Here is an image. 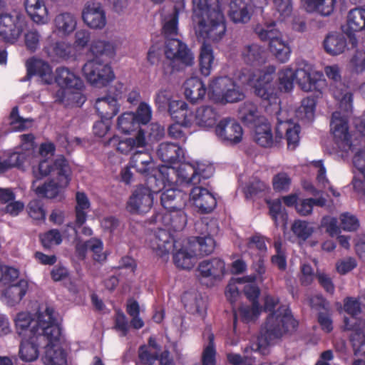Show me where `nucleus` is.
<instances>
[{
	"label": "nucleus",
	"instance_id": "1",
	"mask_svg": "<svg viewBox=\"0 0 365 365\" xmlns=\"http://www.w3.org/2000/svg\"><path fill=\"white\" fill-rule=\"evenodd\" d=\"M14 322L16 333L21 339L19 356L23 361L36 360L39 348L45 349L46 341L58 340L59 324L51 307L40 308L34 317L28 312L18 313Z\"/></svg>",
	"mask_w": 365,
	"mask_h": 365
},
{
	"label": "nucleus",
	"instance_id": "2",
	"mask_svg": "<svg viewBox=\"0 0 365 365\" xmlns=\"http://www.w3.org/2000/svg\"><path fill=\"white\" fill-rule=\"evenodd\" d=\"M297 324L289 310L285 307H280L268 316L261 329L258 342L253 344L251 349L262 355L267 354L269 346L285 332L294 329Z\"/></svg>",
	"mask_w": 365,
	"mask_h": 365
},
{
	"label": "nucleus",
	"instance_id": "3",
	"mask_svg": "<svg viewBox=\"0 0 365 365\" xmlns=\"http://www.w3.org/2000/svg\"><path fill=\"white\" fill-rule=\"evenodd\" d=\"M304 91H319L324 86L323 73L316 71L310 65H304L293 71L284 68L279 72V89L290 91L294 86V81Z\"/></svg>",
	"mask_w": 365,
	"mask_h": 365
},
{
	"label": "nucleus",
	"instance_id": "4",
	"mask_svg": "<svg viewBox=\"0 0 365 365\" xmlns=\"http://www.w3.org/2000/svg\"><path fill=\"white\" fill-rule=\"evenodd\" d=\"M170 115L186 127L195 124L202 128H210L215 124L218 118L217 112L212 106H201L194 112L183 101L170 103Z\"/></svg>",
	"mask_w": 365,
	"mask_h": 365
},
{
	"label": "nucleus",
	"instance_id": "5",
	"mask_svg": "<svg viewBox=\"0 0 365 365\" xmlns=\"http://www.w3.org/2000/svg\"><path fill=\"white\" fill-rule=\"evenodd\" d=\"M275 71V66H268L253 72L242 71L240 78L242 83L252 86L257 96L270 103H277L278 90L274 85Z\"/></svg>",
	"mask_w": 365,
	"mask_h": 365
},
{
	"label": "nucleus",
	"instance_id": "6",
	"mask_svg": "<svg viewBox=\"0 0 365 365\" xmlns=\"http://www.w3.org/2000/svg\"><path fill=\"white\" fill-rule=\"evenodd\" d=\"M209 95L213 101L222 103H235L245 98L240 86L228 76L214 78L209 86Z\"/></svg>",
	"mask_w": 365,
	"mask_h": 365
},
{
	"label": "nucleus",
	"instance_id": "7",
	"mask_svg": "<svg viewBox=\"0 0 365 365\" xmlns=\"http://www.w3.org/2000/svg\"><path fill=\"white\" fill-rule=\"evenodd\" d=\"M55 169L56 171L57 182L53 180L44 183L42 185H36V182L34 181L32 189L36 195L47 197L54 198L61 192L62 189L65 188L70 181V168L66 160L63 157H60L55 160Z\"/></svg>",
	"mask_w": 365,
	"mask_h": 365
},
{
	"label": "nucleus",
	"instance_id": "8",
	"mask_svg": "<svg viewBox=\"0 0 365 365\" xmlns=\"http://www.w3.org/2000/svg\"><path fill=\"white\" fill-rule=\"evenodd\" d=\"M197 36L203 39L218 41L225 34L226 26L220 10H212L206 16L194 22Z\"/></svg>",
	"mask_w": 365,
	"mask_h": 365
},
{
	"label": "nucleus",
	"instance_id": "9",
	"mask_svg": "<svg viewBox=\"0 0 365 365\" xmlns=\"http://www.w3.org/2000/svg\"><path fill=\"white\" fill-rule=\"evenodd\" d=\"M256 33L262 41H269V48L272 55L280 63L289 61L291 48L287 41L282 38V34L274 28V24L264 27H257Z\"/></svg>",
	"mask_w": 365,
	"mask_h": 365
},
{
	"label": "nucleus",
	"instance_id": "10",
	"mask_svg": "<svg viewBox=\"0 0 365 365\" xmlns=\"http://www.w3.org/2000/svg\"><path fill=\"white\" fill-rule=\"evenodd\" d=\"M352 109V108H351ZM346 113L342 114L340 111H336L332 114L331 120L330 122L331 131L334 137L336 142L339 145L342 150H354L357 146H364V144H360V139L356 138L352 140L350 138L348 131V115L349 111H345Z\"/></svg>",
	"mask_w": 365,
	"mask_h": 365
},
{
	"label": "nucleus",
	"instance_id": "11",
	"mask_svg": "<svg viewBox=\"0 0 365 365\" xmlns=\"http://www.w3.org/2000/svg\"><path fill=\"white\" fill-rule=\"evenodd\" d=\"M26 26L24 16L19 12L0 14V37L9 43H15Z\"/></svg>",
	"mask_w": 365,
	"mask_h": 365
},
{
	"label": "nucleus",
	"instance_id": "12",
	"mask_svg": "<svg viewBox=\"0 0 365 365\" xmlns=\"http://www.w3.org/2000/svg\"><path fill=\"white\" fill-rule=\"evenodd\" d=\"M324 72L329 81L335 85L331 91L335 99L339 102V108L345 111H349L352 107V95L344 85L341 83V69L336 64L327 66Z\"/></svg>",
	"mask_w": 365,
	"mask_h": 365
},
{
	"label": "nucleus",
	"instance_id": "13",
	"mask_svg": "<svg viewBox=\"0 0 365 365\" xmlns=\"http://www.w3.org/2000/svg\"><path fill=\"white\" fill-rule=\"evenodd\" d=\"M154 201L153 192L145 186L140 185L137 187L128 197L125 210L130 214L143 215L151 210Z\"/></svg>",
	"mask_w": 365,
	"mask_h": 365
},
{
	"label": "nucleus",
	"instance_id": "14",
	"mask_svg": "<svg viewBox=\"0 0 365 365\" xmlns=\"http://www.w3.org/2000/svg\"><path fill=\"white\" fill-rule=\"evenodd\" d=\"M86 80L96 86H103L111 81L114 74L111 68L98 59L87 61L83 67Z\"/></svg>",
	"mask_w": 365,
	"mask_h": 365
},
{
	"label": "nucleus",
	"instance_id": "15",
	"mask_svg": "<svg viewBox=\"0 0 365 365\" xmlns=\"http://www.w3.org/2000/svg\"><path fill=\"white\" fill-rule=\"evenodd\" d=\"M160 174L167 175V180L169 182H174L173 176H175V181L180 184L196 185L197 177L195 164L193 163H183L178 167L162 166Z\"/></svg>",
	"mask_w": 365,
	"mask_h": 365
},
{
	"label": "nucleus",
	"instance_id": "16",
	"mask_svg": "<svg viewBox=\"0 0 365 365\" xmlns=\"http://www.w3.org/2000/svg\"><path fill=\"white\" fill-rule=\"evenodd\" d=\"M215 131L218 140L226 145L237 144L241 142L243 136V130L240 124L236 120L230 118L222 119Z\"/></svg>",
	"mask_w": 365,
	"mask_h": 365
},
{
	"label": "nucleus",
	"instance_id": "17",
	"mask_svg": "<svg viewBox=\"0 0 365 365\" xmlns=\"http://www.w3.org/2000/svg\"><path fill=\"white\" fill-rule=\"evenodd\" d=\"M165 54L173 63H180L184 66H192L194 56L187 46L175 38L168 39L165 43Z\"/></svg>",
	"mask_w": 365,
	"mask_h": 365
},
{
	"label": "nucleus",
	"instance_id": "18",
	"mask_svg": "<svg viewBox=\"0 0 365 365\" xmlns=\"http://www.w3.org/2000/svg\"><path fill=\"white\" fill-rule=\"evenodd\" d=\"M150 248L159 256L163 257L169 254L175 247L169 228H158L153 231L149 237Z\"/></svg>",
	"mask_w": 365,
	"mask_h": 365
},
{
	"label": "nucleus",
	"instance_id": "19",
	"mask_svg": "<svg viewBox=\"0 0 365 365\" xmlns=\"http://www.w3.org/2000/svg\"><path fill=\"white\" fill-rule=\"evenodd\" d=\"M61 328L59 326L58 340L53 343H46L45 353L42 358L45 365H67V354L61 346Z\"/></svg>",
	"mask_w": 365,
	"mask_h": 365
},
{
	"label": "nucleus",
	"instance_id": "20",
	"mask_svg": "<svg viewBox=\"0 0 365 365\" xmlns=\"http://www.w3.org/2000/svg\"><path fill=\"white\" fill-rule=\"evenodd\" d=\"M190 200L202 212L208 213L216 207L217 201L212 193L200 186L194 187L190 193Z\"/></svg>",
	"mask_w": 365,
	"mask_h": 365
},
{
	"label": "nucleus",
	"instance_id": "21",
	"mask_svg": "<svg viewBox=\"0 0 365 365\" xmlns=\"http://www.w3.org/2000/svg\"><path fill=\"white\" fill-rule=\"evenodd\" d=\"M82 18L91 29H101L106 25L105 11L99 3H89L84 8Z\"/></svg>",
	"mask_w": 365,
	"mask_h": 365
},
{
	"label": "nucleus",
	"instance_id": "22",
	"mask_svg": "<svg viewBox=\"0 0 365 365\" xmlns=\"http://www.w3.org/2000/svg\"><path fill=\"white\" fill-rule=\"evenodd\" d=\"M29 287L28 282L20 279L16 283L9 284L1 294V300L9 307L18 304L25 296Z\"/></svg>",
	"mask_w": 365,
	"mask_h": 365
},
{
	"label": "nucleus",
	"instance_id": "23",
	"mask_svg": "<svg viewBox=\"0 0 365 365\" xmlns=\"http://www.w3.org/2000/svg\"><path fill=\"white\" fill-rule=\"evenodd\" d=\"M77 27V17L71 12H61L53 20V34L61 37L70 36Z\"/></svg>",
	"mask_w": 365,
	"mask_h": 365
},
{
	"label": "nucleus",
	"instance_id": "24",
	"mask_svg": "<svg viewBox=\"0 0 365 365\" xmlns=\"http://www.w3.org/2000/svg\"><path fill=\"white\" fill-rule=\"evenodd\" d=\"M43 51L52 61H59L69 57L71 45L64 41H55L52 35H49L43 46Z\"/></svg>",
	"mask_w": 365,
	"mask_h": 365
},
{
	"label": "nucleus",
	"instance_id": "25",
	"mask_svg": "<svg viewBox=\"0 0 365 365\" xmlns=\"http://www.w3.org/2000/svg\"><path fill=\"white\" fill-rule=\"evenodd\" d=\"M241 58L245 63L252 66H259L267 61V53L264 47L252 43L245 45L241 51Z\"/></svg>",
	"mask_w": 365,
	"mask_h": 365
},
{
	"label": "nucleus",
	"instance_id": "26",
	"mask_svg": "<svg viewBox=\"0 0 365 365\" xmlns=\"http://www.w3.org/2000/svg\"><path fill=\"white\" fill-rule=\"evenodd\" d=\"M28 15L38 25H46L50 21L49 13L43 0H25Z\"/></svg>",
	"mask_w": 365,
	"mask_h": 365
},
{
	"label": "nucleus",
	"instance_id": "27",
	"mask_svg": "<svg viewBox=\"0 0 365 365\" xmlns=\"http://www.w3.org/2000/svg\"><path fill=\"white\" fill-rule=\"evenodd\" d=\"M285 133L287 146L294 150L297 146L299 140V126L291 120H279L276 127V138L281 139Z\"/></svg>",
	"mask_w": 365,
	"mask_h": 365
},
{
	"label": "nucleus",
	"instance_id": "28",
	"mask_svg": "<svg viewBox=\"0 0 365 365\" xmlns=\"http://www.w3.org/2000/svg\"><path fill=\"white\" fill-rule=\"evenodd\" d=\"M110 143H117V150L123 154H128L135 148H144L147 144L145 132L142 129H140L133 137L120 140L114 137L110 140Z\"/></svg>",
	"mask_w": 365,
	"mask_h": 365
},
{
	"label": "nucleus",
	"instance_id": "29",
	"mask_svg": "<svg viewBox=\"0 0 365 365\" xmlns=\"http://www.w3.org/2000/svg\"><path fill=\"white\" fill-rule=\"evenodd\" d=\"M26 66L29 76H38L45 83L52 81V68L47 62L32 58L26 61Z\"/></svg>",
	"mask_w": 365,
	"mask_h": 365
},
{
	"label": "nucleus",
	"instance_id": "30",
	"mask_svg": "<svg viewBox=\"0 0 365 365\" xmlns=\"http://www.w3.org/2000/svg\"><path fill=\"white\" fill-rule=\"evenodd\" d=\"M252 6L251 0H231L230 16L235 23H246L251 17Z\"/></svg>",
	"mask_w": 365,
	"mask_h": 365
},
{
	"label": "nucleus",
	"instance_id": "31",
	"mask_svg": "<svg viewBox=\"0 0 365 365\" xmlns=\"http://www.w3.org/2000/svg\"><path fill=\"white\" fill-rule=\"evenodd\" d=\"M76 205L75 207L76 219L73 229L76 235H78V229L86 221L87 214L90 210L91 203L87 195L84 192H78L76 195Z\"/></svg>",
	"mask_w": 365,
	"mask_h": 365
},
{
	"label": "nucleus",
	"instance_id": "32",
	"mask_svg": "<svg viewBox=\"0 0 365 365\" xmlns=\"http://www.w3.org/2000/svg\"><path fill=\"white\" fill-rule=\"evenodd\" d=\"M55 79L58 85L61 88L60 90L82 88L83 86L81 78L64 67L56 69Z\"/></svg>",
	"mask_w": 365,
	"mask_h": 365
},
{
	"label": "nucleus",
	"instance_id": "33",
	"mask_svg": "<svg viewBox=\"0 0 365 365\" xmlns=\"http://www.w3.org/2000/svg\"><path fill=\"white\" fill-rule=\"evenodd\" d=\"M200 274L204 277L221 278L225 272V262L218 258L203 260L198 266Z\"/></svg>",
	"mask_w": 365,
	"mask_h": 365
},
{
	"label": "nucleus",
	"instance_id": "34",
	"mask_svg": "<svg viewBox=\"0 0 365 365\" xmlns=\"http://www.w3.org/2000/svg\"><path fill=\"white\" fill-rule=\"evenodd\" d=\"M359 300V299L352 297H347L344 299V310L351 315L350 317H345L344 320V329L346 330H352L359 327V321H363L361 319L356 317L361 311Z\"/></svg>",
	"mask_w": 365,
	"mask_h": 365
},
{
	"label": "nucleus",
	"instance_id": "35",
	"mask_svg": "<svg viewBox=\"0 0 365 365\" xmlns=\"http://www.w3.org/2000/svg\"><path fill=\"white\" fill-rule=\"evenodd\" d=\"M185 195L174 188L166 189L161 195V204L168 212L181 209L185 203Z\"/></svg>",
	"mask_w": 365,
	"mask_h": 365
},
{
	"label": "nucleus",
	"instance_id": "36",
	"mask_svg": "<svg viewBox=\"0 0 365 365\" xmlns=\"http://www.w3.org/2000/svg\"><path fill=\"white\" fill-rule=\"evenodd\" d=\"M336 0H301L302 7L308 12L317 13L323 16L331 15Z\"/></svg>",
	"mask_w": 365,
	"mask_h": 365
},
{
	"label": "nucleus",
	"instance_id": "37",
	"mask_svg": "<svg viewBox=\"0 0 365 365\" xmlns=\"http://www.w3.org/2000/svg\"><path fill=\"white\" fill-rule=\"evenodd\" d=\"M158 158L166 163H174L183 155L182 148L175 143H162L157 149Z\"/></svg>",
	"mask_w": 365,
	"mask_h": 365
},
{
	"label": "nucleus",
	"instance_id": "38",
	"mask_svg": "<svg viewBox=\"0 0 365 365\" xmlns=\"http://www.w3.org/2000/svg\"><path fill=\"white\" fill-rule=\"evenodd\" d=\"M96 109L101 118L112 119L119 112L116 97L106 96L98 98Z\"/></svg>",
	"mask_w": 365,
	"mask_h": 365
},
{
	"label": "nucleus",
	"instance_id": "39",
	"mask_svg": "<svg viewBox=\"0 0 365 365\" xmlns=\"http://www.w3.org/2000/svg\"><path fill=\"white\" fill-rule=\"evenodd\" d=\"M239 114L245 123L253 127L267 120L260 114L257 106L250 102H246L240 107Z\"/></svg>",
	"mask_w": 365,
	"mask_h": 365
},
{
	"label": "nucleus",
	"instance_id": "40",
	"mask_svg": "<svg viewBox=\"0 0 365 365\" xmlns=\"http://www.w3.org/2000/svg\"><path fill=\"white\" fill-rule=\"evenodd\" d=\"M206 93L205 85L196 77L187 79L185 83V96L191 102L195 103L203 98Z\"/></svg>",
	"mask_w": 365,
	"mask_h": 365
},
{
	"label": "nucleus",
	"instance_id": "41",
	"mask_svg": "<svg viewBox=\"0 0 365 365\" xmlns=\"http://www.w3.org/2000/svg\"><path fill=\"white\" fill-rule=\"evenodd\" d=\"M158 218L163 222L167 228L170 227L174 230H182L187 223L186 215L181 209L159 215Z\"/></svg>",
	"mask_w": 365,
	"mask_h": 365
},
{
	"label": "nucleus",
	"instance_id": "42",
	"mask_svg": "<svg viewBox=\"0 0 365 365\" xmlns=\"http://www.w3.org/2000/svg\"><path fill=\"white\" fill-rule=\"evenodd\" d=\"M76 250L84 256L85 253L90 250L93 253V258L96 261H102L106 259L103 252V242L97 238H92L86 242L79 241L76 245Z\"/></svg>",
	"mask_w": 365,
	"mask_h": 365
},
{
	"label": "nucleus",
	"instance_id": "43",
	"mask_svg": "<svg viewBox=\"0 0 365 365\" xmlns=\"http://www.w3.org/2000/svg\"><path fill=\"white\" fill-rule=\"evenodd\" d=\"M324 46L328 53L332 56L339 55L345 51L346 40L344 35L332 33L326 37Z\"/></svg>",
	"mask_w": 365,
	"mask_h": 365
},
{
	"label": "nucleus",
	"instance_id": "44",
	"mask_svg": "<svg viewBox=\"0 0 365 365\" xmlns=\"http://www.w3.org/2000/svg\"><path fill=\"white\" fill-rule=\"evenodd\" d=\"M255 141L262 147H270L274 143L271 127L267 120L254 127Z\"/></svg>",
	"mask_w": 365,
	"mask_h": 365
},
{
	"label": "nucleus",
	"instance_id": "45",
	"mask_svg": "<svg viewBox=\"0 0 365 365\" xmlns=\"http://www.w3.org/2000/svg\"><path fill=\"white\" fill-rule=\"evenodd\" d=\"M129 165L138 173L145 174L153 167V160L148 153L136 152L132 155Z\"/></svg>",
	"mask_w": 365,
	"mask_h": 365
},
{
	"label": "nucleus",
	"instance_id": "46",
	"mask_svg": "<svg viewBox=\"0 0 365 365\" xmlns=\"http://www.w3.org/2000/svg\"><path fill=\"white\" fill-rule=\"evenodd\" d=\"M347 27L350 33L365 30V9L364 8H355L349 12Z\"/></svg>",
	"mask_w": 365,
	"mask_h": 365
},
{
	"label": "nucleus",
	"instance_id": "47",
	"mask_svg": "<svg viewBox=\"0 0 365 365\" xmlns=\"http://www.w3.org/2000/svg\"><path fill=\"white\" fill-rule=\"evenodd\" d=\"M81 88L59 90L56 93V98L66 106H81L85 102V97L81 92Z\"/></svg>",
	"mask_w": 365,
	"mask_h": 365
},
{
	"label": "nucleus",
	"instance_id": "48",
	"mask_svg": "<svg viewBox=\"0 0 365 365\" xmlns=\"http://www.w3.org/2000/svg\"><path fill=\"white\" fill-rule=\"evenodd\" d=\"M196 255L197 254L192 250L182 247L174 254L173 262L178 268L190 269L196 262Z\"/></svg>",
	"mask_w": 365,
	"mask_h": 365
},
{
	"label": "nucleus",
	"instance_id": "49",
	"mask_svg": "<svg viewBox=\"0 0 365 365\" xmlns=\"http://www.w3.org/2000/svg\"><path fill=\"white\" fill-rule=\"evenodd\" d=\"M193 22L202 19L212 10H220L217 0H192Z\"/></svg>",
	"mask_w": 365,
	"mask_h": 365
},
{
	"label": "nucleus",
	"instance_id": "50",
	"mask_svg": "<svg viewBox=\"0 0 365 365\" xmlns=\"http://www.w3.org/2000/svg\"><path fill=\"white\" fill-rule=\"evenodd\" d=\"M159 347L153 338H150L148 344L141 346L139 349L138 356L143 364L152 365L157 359Z\"/></svg>",
	"mask_w": 365,
	"mask_h": 365
},
{
	"label": "nucleus",
	"instance_id": "51",
	"mask_svg": "<svg viewBox=\"0 0 365 365\" xmlns=\"http://www.w3.org/2000/svg\"><path fill=\"white\" fill-rule=\"evenodd\" d=\"M365 328V322L359 321V327L352 329L351 340L356 356H365V334L363 331Z\"/></svg>",
	"mask_w": 365,
	"mask_h": 365
},
{
	"label": "nucleus",
	"instance_id": "52",
	"mask_svg": "<svg viewBox=\"0 0 365 365\" xmlns=\"http://www.w3.org/2000/svg\"><path fill=\"white\" fill-rule=\"evenodd\" d=\"M254 279V277H243L231 279L225 290V296L227 300L232 304L235 302L240 296V291L242 289L243 284H245V282H250Z\"/></svg>",
	"mask_w": 365,
	"mask_h": 365
},
{
	"label": "nucleus",
	"instance_id": "53",
	"mask_svg": "<svg viewBox=\"0 0 365 365\" xmlns=\"http://www.w3.org/2000/svg\"><path fill=\"white\" fill-rule=\"evenodd\" d=\"M214 63L212 48L210 44L204 43L200 48V69L205 76L210 74Z\"/></svg>",
	"mask_w": 365,
	"mask_h": 365
},
{
	"label": "nucleus",
	"instance_id": "54",
	"mask_svg": "<svg viewBox=\"0 0 365 365\" xmlns=\"http://www.w3.org/2000/svg\"><path fill=\"white\" fill-rule=\"evenodd\" d=\"M182 302H184L185 308L192 314H198L203 316L205 307L202 298L197 297L192 294L185 293L182 296Z\"/></svg>",
	"mask_w": 365,
	"mask_h": 365
},
{
	"label": "nucleus",
	"instance_id": "55",
	"mask_svg": "<svg viewBox=\"0 0 365 365\" xmlns=\"http://www.w3.org/2000/svg\"><path fill=\"white\" fill-rule=\"evenodd\" d=\"M292 231L299 240L305 241L312 236L314 232V227L307 221L297 220L292 224Z\"/></svg>",
	"mask_w": 365,
	"mask_h": 365
},
{
	"label": "nucleus",
	"instance_id": "56",
	"mask_svg": "<svg viewBox=\"0 0 365 365\" xmlns=\"http://www.w3.org/2000/svg\"><path fill=\"white\" fill-rule=\"evenodd\" d=\"M166 183H173L167 180V175H163L160 174V168L159 169L158 174L152 175L148 177L146 180V188H148L153 196L157 194L163 188L166 186Z\"/></svg>",
	"mask_w": 365,
	"mask_h": 365
},
{
	"label": "nucleus",
	"instance_id": "57",
	"mask_svg": "<svg viewBox=\"0 0 365 365\" xmlns=\"http://www.w3.org/2000/svg\"><path fill=\"white\" fill-rule=\"evenodd\" d=\"M261 309L258 302H252V307L242 306L238 313L235 312V321H236L237 315H239L244 322H249L255 319L260 314Z\"/></svg>",
	"mask_w": 365,
	"mask_h": 365
},
{
	"label": "nucleus",
	"instance_id": "58",
	"mask_svg": "<svg viewBox=\"0 0 365 365\" xmlns=\"http://www.w3.org/2000/svg\"><path fill=\"white\" fill-rule=\"evenodd\" d=\"M91 52L94 55H107L112 56L115 53V46L113 43L102 41L95 40L91 43Z\"/></svg>",
	"mask_w": 365,
	"mask_h": 365
},
{
	"label": "nucleus",
	"instance_id": "59",
	"mask_svg": "<svg viewBox=\"0 0 365 365\" xmlns=\"http://www.w3.org/2000/svg\"><path fill=\"white\" fill-rule=\"evenodd\" d=\"M11 125L12 130L22 131L28 129L32 125V120L29 118H23L19 116L17 107L13 108L11 115Z\"/></svg>",
	"mask_w": 365,
	"mask_h": 365
},
{
	"label": "nucleus",
	"instance_id": "60",
	"mask_svg": "<svg viewBox=\"0 0 365 365\" xmlns=\"http://www.w3.org/2000/svg\"><path fill=\"white\" fill-rule=\"evenodd\" d=\"M137 124L135 113L132 112L124 113L118 118V128L123 133L130 132Z\"/></svg>",
	"mask_w": 365,
	"mask_h": 365
},
{
	"label": "nucleus",
	"instance_id": "61",
	"mask_svg": "<svg viewBox=\"0 0 365 365\" xmlns=\"http://www.w3.org/2000/svg\"><path fill=\"white\" fill-rule=\"evenodd\" d=\"M208 340L209 343L205 346L202 354V365H215L216 351L212 334H209Z\"/></svg>",
	"mask_w": 365,
	"mask_h": 365
},
{
	"label": "nucleus",
	"instance_id": "62",
	"mask_svg": "<svg viewBox=\"0 0 365 365\" xmlns=\"http://www.w3.org/2000/svg\"><path fill=\"white\" fill-rule=\"evenodd\" d=\"M55 167V162L52 164L48 159L42 160L39 162L37 168H33L34 176L36 179L41 178L49 174L56 176V171H53Z\"/></svg>",
	"mask_w": 365,
	"mask_h": 365
},
{
	"label": "nucleus",
	"instance_id": "63",
	"mask_svg": "<svg viewBox=\"0 0 365 365\" xmlns=\"http://www.w3.org/2000/svg\"><path fill=\"white\" fill-rule=\"evenodd\" d=\"M196 243L200 254L202 255L212 253L216 245L214 239L210 235L197 237Z\"/></svg>",
	"mask_w": 365,
	"mask_h": 365
},
{
	"label": "nucleus",
	"instance_id": "64",
	"mask_svg": "<svg viewBox=\"0 0 365 365\" xmlns=\"http://www.w3.org/2000/svg\"><path fill=\"white\" fill-rule=\"evenodd\" d=\"M349 66L351 69L356 73H361L365 71V51L356 50L351 58Z\"/></svg>",
	"mask_w": 365,
	"mask_h": 365
}]
</instances>
